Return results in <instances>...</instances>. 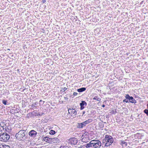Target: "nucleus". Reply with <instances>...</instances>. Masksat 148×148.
<instances>
[{"label": "nucleus", "mask_w": 148, "mask_h": 148, "mask_svg": "<svg viewBox=\"0 0 148 148\" xmlns=\"http://www.w3.org/2000/svg\"><path fill=\"white\" fill-rule=\"evenodd\" d=\"M103 143H105V147H108L111 145H114L116 141H114L113 137L111 136L106 135L103 140Z\"/></svg>", "instance_id": "1"}, {"label": "nucleus", "mask_w": 148, "mask_h": 148, "mask_svg": "<svg viewBox=\"0 0 148 148\" xmlns=\"http://www.w3.org/2000/svg\"><path fill=\"white\" fill-rule=\"evenodd\" d=\"M10 138V136L6 132L2 133L0 135V140L3 142L8 141Z\"/></svg>", "instance_id": "2"}, {"label": "nucleus", "mask_w": 148, "mask_h": 148, "mask_svg": "<svg viewBox=\"0 0 148 148\" xmlns=\"http://www.w3.org/2000/svg\"><path fill=\"white\" fill-rule=\"evenodd\" d=\"M25 130H21L18 132L15 135V137L18 140H22L24 137H25Z\"/></svg>", "instance_id": "3"}, {"label": "nucleus", "mask_w": 148, "mask_h": 148, "mask_svg": "<svg viewBox=\"0 0 148 148\" xmlns=\"http://www.w3.org/2000/svg\"><path fill=\"white\" fill-rule=\"evenodd\" d=\"M93 147L94 148H99L101 146V141L99 140H92Z\"/></svg>", "instance_id": "4"}, {"label": "nucleus", "mask_w": 148, "mask_h": 148, "mask_svg": "<svg viewBox=\"0 0 148 148\" xmlns=\"http://www.w3.org/2000/svg\"><path fill=\"white\" fill-rule=\"evenodd\" d=\"M57 138H51L47 137H45L43 138V140L49 143H56Z\"/></svg>", "instance_id": "5"}, {"label": "nucleus", "mask_w": 148, "mask_h": 148, "mask_svg": "<svg viewBox=\"0 0 148 148\" xmlns=\"http://www.w3.org/2000/svg\"><path fill=\"white\" fill-rule=\"evenodd\" d=\"M67 141V143L71 145H75L77 144L78 140L77 138L74 137L70 138Z\"/></svg>", "instance_id": "6"}, {"label": "nucleus", "mask_w": 148, "mask_h": 148, "mask_svg": "<svg viewBox=\"0 0 148 148\" xmlns=\"http://www.w3.org/2000/svg\"><path fill=\"white\" fill-rule=\"evenodd\" d=\"M125 97L126 99H127L129 101V103L130 102L134 103H136V100L132 97L130 96L128 94L125 95Z\"/></svg>", "instance_id": "7"}, {"label": "nucleus", "mask_w": 148, "mask_h": 148, "mask_svg": "<svg viewBox=\"0 0 148 148\" xmlns=\"http://www.w3.org/2000/svg\"><path fill=\"white\" fill-rule=\"evenodd\" d=\"M69 113L71 116H75L77 114V112L75 108H70L68 110Z\"/></svg>", "instance_id": "8"}, {"label": "nucleus", "mask_w": 148, "mask_h": 148, "mask_svg": "<svg viewBox=\"0 0 148 148\" xmlns=\"http://www.w3.org/2000/svg\"><path fill=\"white\" fill-rule=\"evenodd\" d=\"M37 132L33 130L30 131L29 132V135L33 137H35L37 134Z\"/></svg>", "instance_id": "9"}, {"label": "nucleus", "mask_w": 148, "mask_h": 148, "mask_svg": "<svg viewBox=\"0 0 148 148\" xmlns=\"http://www.w3.org/2000/svg\"><path fill=\"white\" fill-rule=\"evenodd\" d=\"M87 105V103L86 102L84 101H82V102L80 103V109L82 110L84 109L85 107Z\"/></svg>", "instance_id": "10"}, {"label": "nucleus", "mask_w": 148, "mask_h": 148, "mask_svg": "<svg viewBox=\"0 0 148 148\" xmlns=\"http://www.w3.org/2000/svg\"><path fill=\"white\" fill-rule=\"evenodd\" d=\"M82 142L87 143L89 141V139L88 138V136L87 135H86V136H82Z\"/></svg>", "instance_id": "11"}, {"label": "nucleus", "mask_w": 148, "mask_h": 148, "mask_svg": "<svg viewBox=\"0 0 148 148\" xmlns=\"http://www.w3.org/2000/svg\"><path fill=\"white\" fill-rule=\"evenodd\" d=\"M86 125L85 124V122L84 121L82 123H78L77 124V127L78 128H81L85 127Z\"/></svg>", "instance_id": "12"}, {"label": "nucleus", "mask_w": 148, "mask_h": 148, "mask_svg": "<svg viewBox=\"0 0 148 148\" xmlns=\"http://www.w3.org/2000/svg\"><path fill=\"white\" fill-rule=\"evenodd\" d=\"M120 144L123 147H126L127 145V143L124 140H121L120 141Z\"/></svg>", "instance_id": "13"}, {"label": "nucleus", "mask_w": 148, "mask_h": 148, "mask_svg": "<svg viewBox=\"0 0 148 148\" xmlns=\"http://www.w3.org/2000/svg\"><path fill=\"white\" fill-rule=\"evenodd\" d=\"M84 146L86 148H89V147H93L92 140H91L90 142L89 143L85 144L84 145Z\"/></svg>", "instance_id": "14"}, {"label": "nucleus", "mask_w": 148, "mask_h": 148, "mask_svg": "<svg viewBox=\"0 0 148 148\" xmlns=\"http://www.w3.org/2000/svg\"><path fill=\"white\" fill-rule=\"evenodd\" d=\"M0 148H12V147H10L8 145H0Z\"/></svg>", "instance_id": "15"}, {"label": "nucleus", "mask_w": 148, "mask_h": 148, "mask_svg": "<svg viewBox=\"0 0 148 148\" xmlns=\"http://www.w3.org/2000/svg\"><path fill=\"white\" fill-rule=\"evenodd\" d=\"M86 88L82 87L79 89H78L77 90L78 92H81L85 91L86 90Z\"/></svg>", "instance_id": "16"}, {"label": "nucleus", "mask_w": 148, "mask_h": 148, "mask_svg": "<svg viewBox=\"0 0 148 148\" xmlns=\"http://www.w3.org/2000/svg\"><path fill=\"white\" fill-rule=\"evenodd\" d=\"M92 119H90L84 122H85V124L86 125L87 124H88L92 122Z\"/></svg>", "instance_id": "17"}, {"label": "nucleus", "mask_w": 148, "mask_h": 148, "mask_svg": "<svg viewBox=\"0 0 148 148\" xmlns=\"http://www.w3.org/2000/svg\"><path fill=\"white\" fill-rule=\"evenodd\" d=\"M3 103L5 105H7L9 104L8 102L6 100H3L2 101Z\"/></svg>", "instance_id": "18"}, {"label": "nucleus", "mask_w": 148, "mask_h": 148, "mask_svg": "<svg viewBox=\"0 0 148 148\" xmlns=\"http://www.w3.org/2000/svg\"><path fill=\"white\" fill-rule=\"evenodd\" d=\"M93 100H96L99 101H101V99L100 98L98 97L97 96H95L93 99Z\"/></svg>", "instance_id": "19"}, {"label": "nucleus", "mask_w": 148, "mask_h": 148, "mask_svg": "<svg viewBox=\"0 0 148 148\" xmlns=\"http://www.w3.org/2000/svg\"><path fill=\"white\" fill-rule=\"evenodd\" d=\"M37 104V102H36L32 104L31 106L33 108H36Z\"/></svg>", "instance_id": "20"}, {"label": "nucleus", "mask_w": 148, "mask_h": 148, "mask_svg": "<svg viewBox=\"0 0 148 148\" xmlns=\"http://www.w3.org/2000/svg\"><path fill=\"white\" fill-rule=\"evenodd\" d=\"M49 133L51 135H54L56 133V132L54 130H51L50 131Z\"/></svg>", "instance_id": "21"}, {"label": "nucleus", "mask_w": 148, "mask_h": 148, "mask_svg": "<svg viewBox=\"0 0 148 148\" xmlns=\"http://www.w3.org/2000/svg\"><path fill=\"white\" fill-rule=\"evenodd\" d=\"M141 134L139 133H137L136 134L135 136L137 138H139L141 136Z\"/></svg>", "instance_id": "22"}, {"label": "nucleus", "mask_w": 148, "mask_h": 148, "mask_svg": "<svg viewBox=\"0 0 148 148\" xmlns=\"http://www.w3.org/2000/svg\"><path fill=\"white\" fill-rule=\"evenodd\" d=\"M143 112L146 114L148 116V109H145L144 110Z\"/></svg>", "instance_id": "23"}, {"label": "nucleus", "mask_w": 148, "mask_h": 148, "mask_svg": "<svg viewBox=\"0 0 148 148\" xmlns=\"http://www.w3.org/2000/svg\"><path fill=\"white\" fill-rule=\"evenodd\" d=\"M86 135H87L88 136V133L87 132H85V133L82 135V136H86Z\"/></svg>", "instance_id": "24"}, {"label": "nucleus", "mask_w": 148, "mask_h": 148, "mask_svg": "<svg viewBox=\"0 0 148 148\" xmlns=\"http://www.w3.org/2000/svg\"><path fill=\"white\" fill-rule=\"evenodd\" d=\"M67 89V88L66 87H64L62 89L61 91L64 92Z\"/></svg>", "instance_id": "25"}, {"label": "nucleus", "mask_w": 148, "mask_h": 148, "mask_svg": "<svg viewBox=\"0 0 148 148\" xmlns=\"http://www.w3.org/2000/svg\"><path fill=\"white\" fill-rule=\"evenodd\" d=\"M123 102H125V103H129V101L127 99H125L123 100Z\"/></svg>", "instance_id": "26"}, {"label": "nucleus", "mask_w": 148, "mask_h": 148, "mask_svg": "<svg viewBox=\"0 0 148 148\" xmlns=\"http://www.w3.org/2000/svg\"><path fill=\"white\" fill-rule=\"evenodd\" d=\"M116 113V111H114V110H112V111L111 112V113L112 114H115V113Z\"/></svg>", "instance_id": "27"}, {"label": "nucleus", "mask_w": 148, "mask_h": 148, "mask_svg": "<svg viewBox=\"0 0 148 148\" xmlns=\"http://www.w3.org/2000/svg\"><path fill=\"white\" fill-rule=\"evenodd\" d=\"M77 95V93L76 92H73V95L75 96H76Z\"/></svg>", "instance_id": "28"}, {"label": "nucleus", "mask_w": 148, "mask_h": 148, "mask_svg": "<svg viewBox=\"0 0 148 148\" xmlns=\"http://www.w3.org/2000/svg\"><path fill=\"white\" fill-rule=\"evenodd\" d=\"M36 114L37 115V116L38 115H39L40 116H41L42 115V114H40V113H39L38 112L37 113V114Z\"/></svg>", "instance_id": "29"}, {"label": "nucleus", "mask_w": 148, "mask_h": 148, "mask_svg": "<svg viewBox=\"0 0 148 148\" xmlns=\"http://www.w3.org/2000/svg\"><path fill=\"white\" fill-rule=\"evenodd\" d=\"M46 1L45 0H42L41 2L43 3H45Z\"/></svg>", "instance_id": "30"}, {"label": "nucleus", "mask_w": 148, "mask_h": 148, "mask_svg": "<svg viewBox=\"0 0 148 148\" xmlns=\"http://www.w3.org/2000/svg\"><path fill=\"white\" fill-rule=\"evenodd\" d=\"M90 132L91 133L90 134V135L91 134V135H92V134H94L93 133V132L91 131V132Z\"/></svg>", "instance_id": "31"}, {"label": "nucleus", "mask_w": 148, "mask_h": 148, "mask_svg": "<svg viewBox=\"0 0 148 148\" xmlns=\"http://www.w3.org/2000/svg\"><path fill=\"white\" fill-rule=\"evenodd\" d=\"M2 131L1 130V129L0 128V135L2 133Z\"/></svg>", "instance_id": "32"}, {"label": "nucleus", "mask_w": 148, "mask_h": 148, "mask_svg": "<svg viewBox=\"0 0 148 148\" xmlns=\"http://www.w3.org/2000/svg\"><path fill=\"white\" fill-rule=\"evenodd\" d=\"M103 127V125H101L100 126V127L101 128H102Z\"/></svg>", "instance_id": "33"}, {"label": "nucleus", "mask_w": 148, "mask_h": 148, "mask_svg": "<svg viewBox=\"0 0 148 148\" xmlns=\"http://www.w3.org/2000/svg\"><path fill=\"white\" fill-rule=\"evenodd\" d=\"M106 101H105L104 102H103V103L104 104H106Z\"/></svg>", "instance_id": "34"}, {"label": "nucleus", "mask_w": 148, "mask_h": 148, "mask_svg": "<svg viewBox=\"0 0 148 148\" xmlns=\"http://www.w3.org/2000/svg\"><path fill=\"white\" fill-rule=\"evenodd\" d=\"M105 105L104 104H103L102 105V107H103V108H104L105 107Z\"/></svg>", "instance_id": "35"}, {"label": "nucleus", "mask_w": 148, "mask_h": 148, "mask_svg": "<svg viewBox=\"0 0 148 148\" xmlns=\"http://www.w3.org/2000/svg\"><path fill=\"white\" fill-rule=\"evenodd\" d=\"M143 3V1H142L140 3V4H142Z\"/></svg>", "instance_id": "36"}, {"label": "nucleus", "mask_w": 148, "mask_h": 148, "mask_svg": "<svg viewBox=\"0 0 148 148\" xmlns=\"http://www.w3.org/2000/svg\"><path fill=\"white\" fill-rule=\"evenodd\" d=\"M85 113V111H83V114H84Z\"/></svg>", "instance_id": "37"}, {"label": "nucleus", "mask_w": 148, "mask_h": 148, "mask_svg": "<svg viewBox=\"0 0 148 148\" xmlns=\"http://www.w3.org/2000/svg\"><path fill=\"white\" fill-rule=\"evenodd\" d=\"M42 102V100H40L39 101V102L40 103L41 102Z\"/></svg>", "instance_id": "38"}, {"label": "nucleus", "mask_w": 148, "mask_h": 148, "mask_svg": "<svg viewBox=\"0 0 148 148\" xmlns=\"http://www.w3.org/2000/svg\"><path fill=\"white\" fill-rule=\"evenodd\" d=\"M30 114H27V116H30Z\"/></svg>", "instance_id": "39"}, {"label": "nucleus", "mask_w": 148, "mask_h": 148, "mask_svg": "<svg viewBox=\"0 0 148 148\" xmlns=\"http://www.w3.org/2000/svg\"><path fill=\"white\" fill-rule=\"evenodd\" d=\"M64 97V99H65L66 100L67 99H68V98H67L66 97Z\"/></svg>", "instance_id": "40"}, {"label": "nucleus", "mask_w": 148, "mask_h": 148, "mask_svg": "<svg viewBox=\"0 0 148 148\" xmlns=\"http://www.w3.org/2000/svg\"><path fill=\"white\" fill-rule=\"evenodd\" d=\"M43 103L42 104H44V103L45 102L43 101Z\"/></svg>", "instance_id": "41"}]
</instances>
